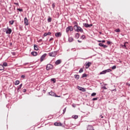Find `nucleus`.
Returning <instances> with one entry per match:
<instances>
[{"label": "nucleus", "mask_w": 130, "mask_h": 130, "mask_svg": "<svg viewBox=\"0 0 130 130\" xmlns=\"http://www.w3.org/2000/svg\"><path fill=\"white\" fill-rule=\"evenodd\" d=\"M55 36H56V37H60L61 36V32H56L55 34Z\"/></svg>", "instance_id": "1a4fd4ad"}, {"label": "nucleus", "mask_w": 130, "mask_h": 130, "mask_svg": "<svg viewBox=\"0 0 130 130\" xmlns=\"http://www.w3.org/2000/svg\"><path fill=\"white\" fill-rule=\"evenodd\" d=\"M39 41H42V39H40Z\"/></svg>", "instance_id": "4d7b16f0"}, {"label": "nucleus", "mask_w": 130, "mask_h": 130, "mask_svg": "<svg viewBox=\"0 0 130 130\" xmlns=\"http://www.w3.org/2000/svg\"><path fill=\"white\" fill-rule=\"evenodd\" d=\"M34 49L35 50H38V47L37 45H34Z\"/></svg>", "instance_id": "5701e85b"}, {"label": "nucleus", "mask_w": 130, "mask_h": 130, "mask_svg": "<svg viewBox=\"0 0 130 130\" xmlns=\"http://www.w3.org/2000/svg\"><path fill=\"white\" fill-rule=\"evenodd\" d=\"M98 42H102V41H98Z\"/></svg>", "instance_id": "6e6d98bb"}, {"label": "nucleus", "mask_w": 130, "mask_h": 130, "mask_svg": "<svg viewBox=\"0 0 130 130\" xmlns=\"http://www.w3.org/2000/svg\"><path fill=\"white\" fill-rule=\"evenodd\" d=\"M115 32H120V29H119V28H117L115 30Z\"/></svg>", "instance_id": "473e14b6"}, {"label": "nucleus", "mask_w": 130, "mask_h": 130, "mask_svg": "<svg viewBox=\"0 0 130 130\" xmlns=\"http://www.w3.org/2000/svg\"><path fill=\"white\" fill-rule=\"evenodd\" d=\"M103 47H104V48H107V45H103Z\"/></svg>", "instance_id": "79ce46f5"}, {"label": "nucleus", "mask_w": 130, "mask_h": 130, "mask_svg": "<svg viewBox=\"0 0 130 130\" xmlns=\"http://www.w3.org/2000/svg\"><path fill=\"white\" fill-rule=\"evenodd\" d=\"M49 94L50 96H54L55 95V93L52 91L49 92Z\"/></svg>", "instance_id": "f3484780"}, {"label": "nucleus", "mask_w": 130, "mask_h": 130, "mask_svg": "<svg viewBox=\"0 0 130 130\" xmlns=\"http://www.w3.org/2000/svg\"><path fill=\"white\" fill-rule=\"evenodd\" d=\"M115 69H116V66H114L112 67V70H115Z\"/></svg>", "instance_id": "ea45409f"}, {"label": "nucleus", "mask_w": 130, "mask_h": 130, "mask_svg": "<svg viewBox=\"0 0 130 130\" xmlns=\"http://www.w3.org/2000/svg\"><path fill=\"white\" fill-rule=\"evenodd\" d=\"M51 34V32H46L44 34V37H46V36H47V35H50Z\"/></svg>", "instance_id": "2eb2a0df"}, {"label": "nucleus", "mask_w": 130, "mask_h": 130, "mask_svg": "<svg viewBox=\"0 0 130 130\" xmlns=\"http://www.w3.org/2000/svg\"><path fill=\"white\" fill-rule=\"evenodd\" d=\"M67 110V108H65L63 110V114H64V113H66V111Z\"/></svg>", "instance_id": "e433bc0d"}, {"label": "nucleus", "mask_w": 130, "mask_h": 130, "mask_svg": "<svg viewBox=\"0 0 130 130\" xmlns=\"http://www.w3.org/2000/svg\"><path fill=\"white\" fill-rule=\"evenodd\" d=\"M17 11H19V12H23V9H20V8H18L17 9Z\"/></svg>", "instance_id": "4c0bfd02"}, {"label": "nucleus", "mask_w": 130, "mask_h": 130, "mask_svg": "<svg viewBox=\"0 0 130 130\" xmlns=\"http://www.w3.org/2000/svg\"><path fill=\"white\" fill-rule=\"evenodd\" d=\"M79 116L78 115H73L72 118H74V119H77Z\"/></svg>", "instance_id": "4be33fe9"}, {"label": "nucleus", "mask_w": 130, "mask_h": 130, "mask_svg": "<svg viewBox=\"0 0 130 130\" xmlns=\"http://www.w3.org/2000/svg\"><path fill=\"white\" fill-rule=\"evenodd\" d=\"M69 41L70 42H73V41H74V38H73L72 37H70L69 38Z\"/></svg>", "instance_id": "aec40b11"}, {"label": "nucleus", "mask_w": 130, "mask_h": 130, "mask_svg": "<svg viewBox=\"0 0 130 130\" xmlns=\"http://www.w3.org/2000/svg\"><path fill=\"white\" fill-rule=\"evenodd\" d=\"M24 24H25V26H28L29 25V23H28V19L25 17L24 18Z\"/></svg>", "instance_id": "9d476101"}, {"label": "nucleus", "mask_w": 130, "mask_h": 130, "mask_svg": "<svg viewBox=\"0 0 130 130\" xmlns=\"http://www.w3.org/2000/svg\"><path fill=\"white\" fill-rule=\"evenodd\" d=\"M6 34H11V33H12V29L7 27V30H6Z\"/></svg>", "instance_id": "423d86ee"}, {"label": "nucleus", "mask_w": 130, "mask_h": 130, "mask_svg": "<svg viewBox=\"0 0 130 130\" xmlns=\"http://www.w3.org/2000/svg\"><path fill=\"white\" fill-rule=\"evenodd\" d=\"M14 5H16V6H19V3H14Z\"/></svg>", "instance_id": "49530a36"}, {"label": "nucleus", "mask_w": 130, "mask_h": 130, "mask_svg": "<svg viewBox=\"0 0 130 130\" xmlns=\"http://www.w3.org/2000/svg\"><path fill=\"white\" fill-rule=\"evenodd\" d=\"M113 91H116V89H114L113 90Z\"/></svg>", "instance_id": "bf43d9fd"}, {"label": "nucleus", "mask_w": 130, "mask_h": 130, "mask_svg": "<svg viewBox=\"0 0 130 130\" xmlns=\"http://www.w3.org/2000/svg\"><path fill=\"white\" fill-rule=\"evenodd\" d=\"M83 72H84V70L83 69V68H81L80 70H79V72L83 73Z\"/></svg>", "instance_id": "72a5a7b5"}, {"label": "nucleus", "mask_w": 130, "mask_h": 130, "mask_svg": "<svg viewBox=\"0 0 130 130\" xmlns=\"http://www.w3.org/2000/svg\"><path fill=\"white\" fill-rule=\"evenodd\" d=\"M91 64H92V63L88 62V63H86V69H89V68H90V66H91Z\"/></svg>", "instance_id": "6e6552de"}, {"label": "nucleus", "mask_w": 130, "mask_h": 130, "mask_svg": "<svg viewBox=\"0 0 130 130\" xmlns=\"http://www.w3.org/2000/svg\"><path fill=\"white\" fill-rule=\"evenodd\" d=\"M5 70V67L4 66L0 64V71H4Z\"/></svg>", "instance_id": "dca6fc26"}, {"label": "nucleus", "mask_w": 130, "mask_h": 130, "mask_svg": "<svg viewBox=\"0 0 130 130\" xmlns=\"http://www.w3.org/2000/svg\"><path fill=\"white\" fill-rule=\"evenodd\" d=\"M61 63V60H56V62H55V64H59L60 63Z\"/></svg>", "instance_id": "4468645a"}, {"label": "nucleus", "mask_w": 130, "mask_h": 130, "mask_svg": "<svg viewBox=\"0 0 130 130\" xmlns=\"http://www.w3.org/2000/svg\"><path fill=\"white\" fill-rule=\"evenodd\" d=\"M102 118H103V117H102Z\"/></svg>", "instance_id": "052dcab7"}, {"label": "nucleus", "mask_w": 130, "mask_h": 130, "mask_svg": "<svg viewBox=\"0 0 130 130\" xmlns=\"http://www.w3.org/2000/svg\"><path fill=\"white\" fill-rule=\"evenodd\" d=\"M54 125H55L56 126H61V125H62V124H61V123L60 122H55L54 123Z\"/></svg>", "instance_id": "9b49d317"}, {"label": "nucleus", "mask_w": 130, "mask_h": 130, "mask_svg": "<svg viewBox=\"0 0 130 130\" xmlns=\"http://www.w3.org/2000/svg\"><path fill=\"white\" fill-rule=\"evenodd\" d=\"M75 79H77V80H79V79H80V76L79 75H75Z\"/></svg>", "instance_id": "cd10ccee"}, {"label": "nucleus", "mask_w": 130, "mask_h": 130, "mask_svg": "<svg viewBox=\"0 0 130 130\" xmlns=\"http://www.w3.org/2000/svg\"><path fill=\"white\" fill-rule=\"evenodd\" d=\"M32 55H34V56H36L37 55V52H31Z\"/></svg>", "instance_id": "6ab92c4d"}, {"label": "nucleus", "mask_w": 130, "mask_h": 130, "mask_svg": "<svg viewBox=\"0 0 130 130\" xmlns=\"http://www.w3.org/2000/svg\"><path fill=\"white\" fill-rule=\"evenodd\" d=\"M101 42H102L103 43H104V42H105V40H103V41H102Z\"/></svg>", "instance_id": "3c124183"}, {"label": "nucleus", "mask_w": 130, "mask_h": 130, "mask_svg": "<svg viewBox=\"0 0 130 130\" xmlns=\"http://www.w3.org/2000/svg\"><path fill=\"white\" fill-rule=\"evenodd\" d=\"M99 46H103V44L102 43H99Z\"/></svg>", "instance_id": "a18cd8bd"}, {"label": "nucleus", "mask_w": 130, "mask_h": 130, "mask_svg": "<svg viewBox=\"0 0 130 130\" xmlns=\"http://www.w3.org/2000/svg\"><path fill=\"white\" fill-rule=\"evenodd\" d=\"M26 91V89H24V92H25Z\"/></svg>", "instance_id": "13d9d810"}, {"label": "nucleus", "mask_w": 130, "mask_h": 130, "mask_svg": "<svg viewBox=\"0 0 130 130\" xmlns=\"http://www.w3.org/2000/svg\"><path fill=\"white\" fill-rule=\"evenodd\" d=\"M105 74H106V72H105V70H104L100 73V75H105Z\"/></svg>", "instance_id": "bb28decb"}, {"label": "nucleus", "mask_w": 130, "mask_h": 130, "mask_svg": "<svg viewBox=\"0 0 130 130\" xmlns=\"http://www.w3.org/2000/svg\"><path fill=\"white\" fill-rule=\"evenodd\" d=\"M48 22L49 23H50V22H51V17H49L48 19Z\"/></svg>", "instance_id": "2f4dec72"}, {"label": "nucleus", "mask_w": 130, "mask_h": 130, "mask_svg": "<svg viewBox=\"0 0 130 130\" xmlns=\"http://www.w3.org/2000/svg\"><path fill=\"white\" fill-rule=\"evenodd\" d=\"M51 82H53V83H55L56 82V80H55V78H52L51 79Z\"/></svg>", "instance_id": "c85d7f7f"}, {"label": "nucleus", "mask_w": 130, "mask_h": 130, "mask_svg": "<svg viewBox=\"0 0 130 130\" xmlns=\"http://www.w3.org/2000/svg\"><path fill=\"white\" fill-rule=\"evenodd\" d=\"M96 100H98V98H95L92 99L93 101H96Z\"/></svg>", "instance_id": "58836bf2"}, {"label": "nucleus", "mask_w": 130, "mask_h": 130, "mask_svg": "<svg viewBox=\"0 0 130 130\" xmlns=\"http://www.w3.org/2000/svg\"><path fill=\"white\" fill-rule=\"evenodd\" d=\"M78 42H79V43H81V42H82V41H81L80 40H78Z\"/></svg>", "instance_id": "603ef678"}, {"label": "nucleus", "mask_w": 130, "mask_h": 130, "mask_svg": "<svg viewBox=\"0 0 130 130\" xmlns=\"http://www.w3.org/2000/svg\"><path fill=\"white\" fill-rule=\"evenodd\" d=\"M73 30H74L73 28V26H69L66 28V32L67 33H69V31H70L71 32H72Z\"/></svg>", "instance_id": "7ed1b4c3"}, {"label": "nucleus", "mask_w": 130, "mask_h": 130, "mask_svg": "<svg viewBox=\"0 0 130 130\" xmlns=\"http://www.w3.org/2000/svg\"><path fill=\"white\" fill-rule=\"evenodd\" d=\"M55 97H60V96H58V95H55Z\"/></svg>", "instance_id": "5fc2aeb1"}, {"label": "nucleus", "mask_w": 130, "mask_h": 130, "mask_svg": "<svg viewBox=\"0 0 130 130\" xmlns=\"http://www.w3.org/2000/svg\"><path fill=\"white\" fill-rule=\"evenodd\" d=\"M103 88L105 90L107 89V88H106V87L105 86L103 87Z\"/></svg>", "instance_id": "de8ad7c7"}, {"label": "nucleus", "mask_w": 130, "mask_h": 130, "mask_svg": "<svg viewBox=\"0 0 130 130\" xmlns=\"http://www.w3.org/2000/svg\"><path fill=\"white\" fill-rule=\"evenodd\" d=\"M53 39V38H51V39H50V41H51V40H52Z\"/></svg>", "instance_id": "864d4df0"}, {"label": "nucleus", "mask_w": 130, "mask_h": 130, "mask_svg": "<svg viewBox=\"0 0 130 130\" xmlns=\"http://www.w3.org/2000/svg\"><path fill=\"white\" fill-rule=\"evenodd\" d=\"M78 89L82 92H86V89L82 87L78 86Z\"/></svg>", "instance_id": "0eeeda50"}, {"label": "nucleus", "mask_w": 130, "mask_h": 130, "mask_svg": "<svg viewBox=\"0 0 130 130\" xmlns=\"http://www.w3.org/2000/svg\"><path fill=\"white\" fill-rule=\"evenodd\" d=\"M52 8H53V9H54V8H55V5L54 4V3H53V4H52Z\"/></svg>", "instance_id": "37998d69"}, {"label": "nucleus", "mask_w": 130, "mask_h": 130, "mask_svg": "<svg viewBox=\"0 0 130 130\" xmlns=\"http://www.w3.org/2000/svg\"><path fill=\"white\" fill-rule=\"evenodd\" d=\"M105 71L106 72V73H110V72H111V69H109L105 70Z\"/></svg>", "instance_id": "b1692460"}, {"label": "nucleus", "mask_w": 130, "mask_h": 130, "mask_svg": "<svg viewBox=\"0 0 130 130\" xmlns=\"http://www.w3.org/2000/svg\"><path fill=\"white\" fill-rule=\"evenodd\" d=\"M86 77H87V74H83L82 75V78H86Z\"/></svg>", "instance_id": "f704fd0d"}, {"label": "nucleus", "mask_w": 130, "mask_h": 130, "mask_svg": "<svg viewBox=\"0 0 130 130\" xmlns=\"http://www.w3.org/2000/svg\"><path fill=\"white\" fill-rule=\"evenodd\" d=\"M91 96H92V97L94 96H96V93L93 92L91 94Z\"/></svg>", "instance_id": "c9c22d12"}, {"label": "nucleus", "mask_w": 130, "mask_h": 130, "mask_svg": "<svg viewBox=\"0 0 130 130\" xmlns=\"http://www.w3.org/2000/svg\"><path fill=\"white\" fill-rule=\"evenodd\" d=\"M83 26H84V27H86V28H90V27H92L93 25L89 24L88 23H83Z\"/></svg>", "instance_id": "39448f33"}, {"label": "nucleus", "mask_w": 130, "mask_h": 130, "mask_svg": "<svg viewBox=\"0 0 130 130\" xmlns=\"http://www.w3.org/2000/svg\"><path fill=\"white\" fill-rule=\"evenodd\" d=\"M14 20H12V21H9V24H10L11 25H13L14 24Z\"/></svg>", "instance_id": "c756f323"}, {"label": "nucleus", "mask_w": 130, "mask_h": 130, "mask_svg": "<svg viewBox=\"0 0 130 130\" xmlns=\"http://www.w3.org/2000/svg\"><path fill=\"white\" fill-rule=\"evenodd\" d=\"M53 69V66L51 64H48L46 66L47 71H49V70H52Z\"/></svg>", "instance_id": "f03ea898"}, {"label": "nucleus", "mask_w": 130, "mask_h": 130, "mask_svg": "<svg viewBox=\"0 0 130 130\" xmlns=\"http://www.w3.org/2000/svg\"><path fill=\"white\" fill-rule=\"evenodd\" d=\"M21 78H22L23 79L25 78V75H22Z\"/></svg>", "instance_id": "09e8293b"}, {"label": "nucleus", "mask_w": 130, "mask_h": 130, "mask_svg": "<svg viewBox=\"0 0 130 130\" xmlns=\"http://www.w3.org/2000/svg\"><path fill=\"white\" fill-rule=\"evenodd\" d=\"M7 28H3V32H7Z\"/></svg>", "instance_id": "a19ab883"}, {"label": "nucleus", "mask_w": 130, "mask_h": 130, "mask_svg": "<svg viewBox=\"0 0 130 130\" xmlns=\"http://www.w3.org/2000/svg\"><path fill=\"white\" fill-rule=\"evenodd\" d=\"M74 29L75 31H77V32H81V33H83V32H84L83 28L80 26H78V25H75L74 26Z\"/></svg>", "instance_id": "f257e3e1"}, {"label": "nucleus", "mask_w": 130, "mask_h": 130, "mask_svg": "<svg viewBox=\"0 0 130 130\" xmlns=\"http://www.w3.org/2000/svg\"><path fill=\"white\" fill-rule=\"evenodd\" d=\"M107 44H110V41H108V42H107Z\"/></svg>", "instance_id": "8fccbe9b"}, {"label": "nucleus", "mask_w": 130, "mask_h": 130, "mask_svg": "<svg viewBox=\"0 0 130 130\" xmlns=\"http://www.w3.org/2000/svg\"><path fill=\"white\" fill-rule=\"evenodd\" d=\"M3 67H8V63L7 62H4L3 63Z\"/></svg>", "instance_id": "7c9ffc66"}, {"label": "nucleus", "mask_w": 130, "mask_h": 130, "mask_svg": "<svg viewBox=\"0 0 130 130\" xmlns=\"http://www.w3.org/2000/svg\"><path fill=\"white\" fill-rule=\"evenodd\" d=\"M50 56H52L53 57H54L56 55V52L54 51L51 53H49V54Z\"/></svg>", "instance_id": "20e7f679"}, {"label": "nucleus", "mask_w": 130, "mask_h": 130, "mask_svg": "<svg viewBox=\"0 0 130 130\" xmlns=\"http://www.w3.org/2000/svg\"><path fill=\"white\" fill-rule=\"evenodd\" d=\"M126 43H124V45H121V46H122L123 48H125V49L126 48V45H125Z\"/></svg>", "instance_id": "a878e982"}, {"label": "nucleus", "mask_w": 130, "mask_h": 130, "mask_svg": "<svg viewBox=\"0 0 130 130\" xmlns=\"http://www.w3.org/2000/svg\"><path fill=\"white\" fill-rule=\"evenodd\" d=\"M22 86H23V84H20L19 86L17 88L18 92H19V90L21 89V88H22Z\"/></svg>", "instance_id": "412c9836"}, {"label": "nucleus", "mask_w": 130, "mask_h": 130, "mask_svg": "<svg viewBox=\"0 0 130 130\" xmlns=\"http://www.w3.org/2000/svg\"><path fill=\"white\" fill-rule=\"evenodd\" d=\"M19 84H20V81H19V80H16V81H15V85H19Z\"/></svg>", "instance_id": "393cba45"}, {"label": "nucleus", "mask_w": 130, "mask_h": 130, "mask_svg": "<svg viewBox=\"0 0 130 130\" xmlns=\"http://www.w3.org/2000/svg\"><path fill=\"white\" fill-rule=\"evenodd\" d=\"M87 130H94L93 128V126L92 125H88L87 126Z\"/></svg>", "instance_id": "ddd939ff"}, {"label": "nucleus", "mask_w": 130, "mask_h": 130, "mask_svg": "<svg viewBox=\"0 0 130 130\" xmlns=\"http://www.w3.org/2000/svg\"><path fill=\"white\" fill-rule=\"evenodd\" d=\"M75 38H77V39H79V38H80V34H79V33H77L75 34Z\"/></svg>", "instance_id": "a211bd4d"}, {"label": "nucleus", "mask_w": 130, "mask_h": 130, "mask_svg": "<svg viewBox=\"0 0 130 130\" xmlns=\"http://www.w3.org/2000/svg\"><path fill=\"white\" fill-rule=\"evenodd\" d=\"M46 56V54H44L41 57V61H43V60L44 58H45V57Z\"/></svg>", "instance_id": "f8f14e48"}, {"label": "nucleus", "mask_w": 130, "mask_h": 130, "mask_svg": "<svg viewBox=\"0 0 130 130\" xmlns=\"http://www.w3.org/2000/svg\"><path fill=\"white\" fill-rule=\"evenodd\" d=\"M85 37H86L85 36V35H83L81 36V38H82V39H85Z\"/></svg>", "instance_id": "c03bdc74"}]
</instances>
